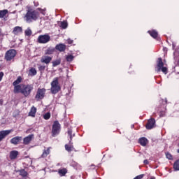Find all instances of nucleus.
Returning <instances> with one entry per match:
<instances>
[{"label": "nucleus", "mask_w": 179, "mask_h": 179, "mask_svg": "<svg viewBox=\"0 0 179 179\" xmlns=\"http://www.w3.org/2000/svg\"><path fill=\"white\" fill-rule=\"evenodd\" d=\"M22 83V77L19 76L17 77V78L16 79V80H15L13 83V86H14V90L13 92L16 94H17V92H19V90H20V87H22V85L23 84H20Z\"/></svg>", "instance_id": "obj_6"}, {"label": "nucleus", "mask_w": 179, "mask_h": 179, "mask_svg": "<svg viewBox=\"0 0 179 179\" xmlns=\"http://www.w3.org/2000/svg\"><path fill=\"white\" fill-rule=\"evenodd\" d=\"M148 33L153 38H157L158 34L156 30L148 31Z\"/></svg>", "instance_id": "obj_24"}, {"label": "nucleus", "mask_w": 179, "mask_h": 179, "mask_svg": "<svg viewBox=\"0 0 179 179\" xmlns=\"http://www.w3.org/2000/svg\"><path fill=\"white\" fill-rule=\"evenodd\" d=\"M51 40V36L48 34L40 35L38 37V43L40 44H47Z\"/></svg>", "instance_id": "obj_7"}, {"label": "nucleus", "mask_w": 179, "mask_h": 179, "mask_svg": "<svg viewBox=\"0 0 179 179\" xmlns=\"http://www.w3.org/2000/svg\"><path fill=\"white\" fill-rule=\"evenodd\" d=\"M0 37H1V29H0Z\"/></svg>", "instance_id": "obj_49"}, {"label": "nucleus", "mask_w": 179, "mask_h": 179, "mask_svg": "<svg viewBox=\"0 0 179 179\" xmlns=\"http://www.w3.org/2000/svg\"><path fill=\"white\" fill-rule=\"evenodd\" d=\"M54 52H55V48L49 47L47 50H45V55H52Z\"/></svg>", "instance_id": "obj_18"}, {"label": "nucleus", "mask_w": 179, "mask_h": 179, "mask_svg": "<svg viewBox=\"0 0 179 179\" xmlns=\"http://www.w3.org/2000/svg\"><path fill=\"white\" fill-rule=\"evenodd\" d=\"M33 92L32 85H22L17 93H21L24 97H29V95Z\"/></svg>", "instance_id": "obj_2"}, {"label": "nucleus", "mask_w": 179, "mask_h": 179, "mask_svg": "<svg viewBox=\"0 0 179 179\" xmlns=\"http://www.w3.org/2000/svg\"><path fill=\"white\" fill-rule=\"evenodd\" d=\"M50 149H51V148L49 147L47 149L43 150V152L41 155V157L43 159H45V157H47V156H48V155H50V153H51V150Z\"/></svg>", "instance_id": "obj_20"}, {"label": "nucleus", "mask_w": 179, "mask_h": 179, "mask_svg": "<svg viewBox=\"0 0 179 179\" xmlns=\"http://www.w3.org/2000/svg\"><path fill=\"white\" fill-rule=\"evenodd\" d=\"M157 72H160L162 71V68L164 66V63H163V59L162 57L158 58V60L157 62Z\"/></svg>", "instance_id": "obj_15"}, {"label": "nucleus", "mask_w": 179, "mask_h": 179, "mask_svg": "<svg viewBox=\"0 0 179 179\" xmlns=\"http://www.w3.org/2000/svg\"><path fill=\"white\" fill-rule=\"evenodd\" d=\"M173 169L175 171H179V159L174 162Z\"/></svg>", "instance_id": "obj_28"}, {"label": "nucleus", "mask_w": 179, "mask_h": 179, "mask_svg": "<svg viewBox=\"0 0 179 179\" xmlns=\"http://www.w3.org/2000/svg\"><path fill=\"white\" fill-rule=\"evenodd\" d=\"M155 124L156 120H155V118H151L148 120L145 127L147 129H152V128H155Z\"/></svg>", "instance_id": "obj_9"}, {"label": "nucleus", "mask_w": 179, "mask_h": 179, "mask_svg": "<svg viewBox=\"0 0 179 179\" xmlns=\"http://www.w3.org/2000/svg\"><path fill=\"white\" fill-rule=\"evenodd\" d=\"M18 173H20V176L22 177H27V171H26L24 169H21L18 171Z\"/></svg>", "instance_id": "obj_29"}, {"label": "nucleus", "mask_w": 179, "mask_h": 179, "mask_svg": "<svg viewBox=\"0 0 179 179\" xmlns=\"http://www.w3.org/2000/svg\"><path fill=\"white\" fill-rule=\"evenodd\" d=\"M138 143L140 145H141V146H146V145H148V138L142 137L139 138Z\"/></svg>", "instance_id": "obj_22"}, {"label": "nucleus", "mask_w": 179, "mask_h": 179, "mask_svg": "<svg viewBox=\"0 0 179 179\" xmlns=\"http://www.w3.org/2000/svg\"><path fill=\"white\" fill-rule=\"evenodd\" d=\"M61 131V124L58 120L54 122L52 129V136H57Z\"/></svg>", "instance_id": "obj_5"}, {"label": "nucleus", "mask_w": 179, "mask_h": 179, "mask_svg": "<svg viewBox=\"0 0 179 179\" xmlns=\"http://www.w3.org/2000/svg\"><path fill=\"white\" fill-rule=\"evenodd\" d=\"M91 166H92V167H94V165H93V164H92V165H91Z\"/></svg>", "instance_id": "obj_47"}, {"label": "nucleus", "mask_w": 179, "mask_h": 179, "mask_svg": "<svg viewBox=\"0 0 179 179\" xmlns=\"http://www.w3.org/2000/svg\"><path fill=\"white\" fill-rule=\"evenodd\" d=\"M178 64H179V56H178ZM178 57H174L175 61H177Z\"/></svg>", "instance_id": "obj_43"}, {"label": "nucleus", "mask_w": 179, "mask_h": 179, "mask_svg": "<svg viewBox=\"0 0 179 179\" xmlns=\"http://www.w3.org/2000/svg\"><path fill=\"white\" fill-rule=\"evenodd\" d=\"M61 64V59H57L52 62V66H58Z\"/></svg>", "instance_id": "obj_31"}, {"label": "nucleus", "mask_w": 179, "mask_h": 179, "mask_svg": "<svg viewBox=\"0 0 179 179\" xmlns=\"http://www.w3.org/2000/svg\"><path fill=\"white\" fill-rule=\"evenodd\" d=\"M0 106H3V99H0Z\"/></svg>", "instance_id": "obj_41"}, {"label": "nucleus", "mask_w": 179, "mask_h": 179, "mask_svg": "<svg viewBox=\"0 0 179 179\" xmlns=\"http://www.w3.org/2000/svg\"><path fill=\"white\" fill-rule=\"evenodd\" d=\"M20 33H23V29L20 27H15L13 30V34L15 36L20 34Z\"/></svg>", "instance_id": "obj_17"}, {"label": "nucleus", "mask_w": 179, "mask_h": 179, "mask_svg": "<svg viewBox=\"0 0 179 179\" xmlns=\"http://www.w3.org/2000/svg\"><path fill=\"white\" fill-rule=\"evenodd\" d=\"M12 132V130H3L0 131V142L2 139H4L5 137L8 136L9 134Z\"/></svg>", "instance_id": "obj_12"}, {"label": "nucleus", "mask_w": 179, "mask_h": 179, "mask_svg": "<svg viewBox=\"0 0 179 179\" xmlns=\"http://www.w3.org/2000/svg\"><path fill=\"white\" fill-rule=\"evenodd\" d=\"M8 10H0V19H2L8 15Z\"/></svg>", "instance_id": "obj_25"}, {"label": "nucleus", "mask_w": 179, "mask_h": 179, "mask_svg": "<svg viewBox=\"0 0 179 179\" xmlns=\"http://www.w3.org/2000/svg\"><path fill=\"white\" fill-rule=\"evenodd\" d=\"M34 3L35 6H38V2L34 1Z\"/></svg>", "instance_id": "obj_42"}, {"label": "nucleus", "mask_w": 179, "mask_h": 179, "mask_svg": "<svg viewBox=\"0 0 179 179\" xmlns=\"http://www.w3.org/2000/svg\"><path fill=\"white\" fill-rule=\"evenodd\" d=\"M177 152L179 153V149L177 150Z\"/></svg>", "instance_id": "obj_48"}, {"label": "nucleus", "mask_w": 179, "mask_h": 179, "mask_svg": "<svg viewBox=\"0 0 179 179\" xmlns=\"http://www.w3.org/2000/svg\"><path fill=\"white\" fill-rule=\"evenodd\" d=\"M15 57H16V50L14 49L8 50L5 54V59L7 61H12Z\"/></svg>", "instance_id": "obj_8"}, {"label": "nucleus", "mask_w": 179, "mask_h": 179, "mask_svg": "<svg viewBox=\"0 0 179 179\" xmlns=\"http://www.w3.org/2000/svg\"><path fill=\"white\" fill-rule=\"evenodd\" d=\"M25 36H30L31 34V29H27L25 30Z\"/></svg>", "instance_id": "obj_36"}, {"label": "nucleus", "mask_w": 179, "mask_h": 179, "mask_svg": "<svg viewBox=\"0 0 179 179\" xmlns=\"http://www.w3.org/2000/svg\"><path fill=\"white\" fill-rule=\"evenodd\" d=\"M60 27H62V29H66V27H68V22H66V21L62 22Z\"/></svg>", "instance_id": "obj_32"}, {"label": "nucleus", "mask_w": 179, "mask_h": 179, "mask_svg": "<svg viewBox=\"0 0 179 179\" xmlns=\"http://www.w3.org/2000/svg\"><path fill=\"white\" fill-rule=\"evenodd\" d=\"M144 164H149V161L148 159H145L143 161Z\"/></svg>", "instance_id": "obj_40"}, {"label": "nucleus", "mask_w": 179, "mask_h": 179, "mask_svg": "<svg viewBox=\"0 0 179 179\" xmlns=\"http://www.w3.org/2000/svg\"><path fill=\"white\" fill-rule=\"evenodd\" d=\"M55 50H57V51H59L60 52H64L65 50H66V45L63 43H59L56 45Z\"/></svg>", "instance_id": "obj_14"}, {"label": "nucleus", "mask_w": 179, "mask_h": 179, "mask_svg": "<svg viewBox=\"0 0 179 179\" xmlns=\"http://www.w3.org/2000/svg\"><path fill=\"white\" fill-rule=\"evenodd\" d=\"M173 48H174L176 47V45L174 43H173Z\"/></svg>", "instance_id": "obj_45"}, {"label": "nucleus", "mask_w": 179, "mask_h": 179, "mask_svg": "<svg viewBox=\"0 0 179 179\" xmlns=\"http://www.w3.org/2000/svg\"><path fill=\"white\" fill-rule=\"evenodd\" d=\"M68 136L69 137V139L71 141H72V138H73L75 136V134H72V129H68Z\"/></svg>", "instance_id": "obj_27"}, {"label": "nucleus", "mask_w": 179, "mask_h": 179, "mask_svg": "<svg viewBox=\"0 0 179 179\" xmlns=\"http://www.w3.org/2000/svg\"><path fill=\"white\" fill-rule=\"evenodd\" d=\"M57 166H59V164H57Z\"/></svg>", "instance_id": "obj_50"}, {"label": "nucleus", "mask_w": 179, "mask_h": 179, "mask_svg": "<svg viewBox=\"0 0 179 179\" xmlns=\"http://www.w3.org/2000/svg\"><path fill=\"white\" fill-rule=\"evenodd\" d=\"M38 71H39L41 73H43V72H44V71H45V66H41V65H40V66H38Z\"/></svg>", "instance_id": "obj_34"}, {"label": "nucleus", "mask_w": 179, "mask_h": 179, "mask_svg": "<svg viewBox=\"0 0 179 179\" xmlns=\"http://www.w3.org/2000/svg\"><path fill=\"white\" fill-rule=\"evenodd\" d=\"M51 61H52V57L46 55L42 56L41 58V62L42 64H45L46 65H48Z\"/></svg>", "instance_id": "obj_10"}, {"label": "nucleus", "mask_w": 179, "mask_h": 179, "mask_svg": "<svg viewBox=\"0 0 179 179\" xmlns=\"http://www.w3.org/2000/svg\"><path fill=\"white\" fill-rule=\"evenodd\" d=\"M73 58L74 57L72 55H69L66 57L67 62H72L73 61Z\"/></svg>", "instance_id": "obj_30"}, {"label": "nucleus", "mask_w": 179, "mask_h": 179, "mask_svg": "<svg viewBox=\"0 0 179 179\" xmlns=\"http://www.w3.org/2000/svg\"><path fill=\"white\" fill-rule=\"evenodd\" d=\"M23 139L22 136H15L10 139V142L12 145H19L21 141Z\"/></svg>", "instance_id": "obj_11"}, {"label": "nucleus", "mask_w": 179, "mask_h": 179, "mask_svg": "<svg viewBox=\"0 0 179 179\" xmlns=\"http://www.w3.org/2000/svg\"><path fill=\"white\" fill-rule=\"evenodd\" d=\"M67 43L68 44H72V43H73V40L71 39V38H69L67 40Z\"/></svg>", "instance_id": "obj_39"}, {"label": "nucleus", "mask_w": 179, "mask_h": 179, "mask_svg": "<svg viewBox=\"0 0 179 179\" xmlns=\"http://www.w3.org/2000/svg\"><path fill=\"white\" fill-rule=\"evenodd\" d=\"M65 149L67 152H72V150H75V148H73V143L72 141H69V145H65Z\"/></svg>", "instance_id": "obj_16"}, {"label": "nucleus", "mask_w": 179, "mask_h": 179, "mask_svg": "<svg viewBox=\"0 0 179 179\" xmlns=\"http://www.w3.org/2000/svg\"><path fill=\"white\" fill-rule=\"evenodd\" d=\"M3 72L1 71L0 72V82L2 80L3 78Z\"/></svg>", "instance_id": "obj_38"}, {"label": "nucleus", "mask_w": 179, "mask_h": 179, "mask_svg": "<svg viewBox=\"0 0 179 179\" xmlns=\"http://www.w3.org/2000/svg\"><path fill=\"white\" fill-rule=\"evenodd\" d=\"M17 155H19V152L16 150H13L10 152V159L11 160H15L16 157H17Z\"/></svg>", "instance_id": "obj_21"}, {"label": "nucleus", "mask_w": 179, "mask_h": 179, "mask_svg": "<svg viewBox=\"0 0 179 179\" xmlns=\"http://www.w3.org/2000/svg\"><path fill=\"white\" fill-rule=\"evenodd\" d=\"M150 179H156V178L155 176H152V177H150Z\"/></svg>", "instance_id": "obj_44"}, {"label": "nucleus", "mask_w": 179, "mask_h": 179, "mask_svg": "<svg viewBox=\"0 0 179 179\" xmlns=\"http://www.w3.org/2000/svg\"><path fill=\"white\" fill-rule=\"evenodd\" d=\"M39 17L40 13L38 11H36L32 8H28L27 13L24 16V20H25L27 23H33V22H36Z\"/></svg>", "instance_id": "obj_1"}, {"label": "nucleus", "mask_w": 179, "mask_h": 179, "mask_svg": "<svg viewBox=\"0 0 179 179\" xmlns=\"http://www.w3.org/2000/svg\"><path fill=\"white\" fill-rule=\"evenodd\" d=\"M134 124H132V125H131V128H134Z\"/></svg>", "instance_id": "obj_46"}, {"label": "nucleus", "mask_w": 179, "mask_h": 179, "mask_svg": "<svg viewBox=\"0 0 179 179\" xmlns=\"http://www.w3.org/2000/svg\"><path fill=\"white\" fill-rule=\"evenodd\" d=\"M58 84V78H55L50 84V91L52 94H57V93L61 90V87H59Z\"/></svg>", "instance_id": "obj_3"}, {"label": "nucleus", "mask_w": 179, "mask_h": 179, "mask_svg": "<svg viewBox=\"0 0 179 179\" xmlns=\"http://www.w3.org/2000/svg\"><path fill=\"white\" fill-rule=\"evenodd\" d=\"M66 173H68V170L66 168H63L62 169L58 170V174L60 176V177L65 176Z\"/></svg>", "instance_id": "obj_23"}, {"label": "nucleus", "mask_w": 179, "mask_h": 179, "mask_svg": "<svg viewBox=\"0 0 179 179\" xmlns=\"http://www.w3.org/2000/svg\"><path fill=\"white\" fill-rule=\"evenodd\" d=\"M161 71L162 72H163V73H164L165 75H167V69L166 67H162L161 68Z\"/></svg>", "instance_id": "obj_37"}, {"label": "nucleus", "mask_w": 179, "mask_h": 179, "mask_svg": "<svg viewBox=\"0 0 179 179\" xmlns=\"http://www.w3.org/2000/svg\"><path fill=\"white\" fill-rule=\"evenodd\" d=\"M43 118H44V120H48L49 118H51V113H50V112L46 113L43 115Z\"/></svg>", "instance_id": "obj_33"}, {"label": "nucleus", "mask_w": 179, "mask_h": 179, "mask_svg": "<svg viewBox=\"0 0 179 179\" xmlns=\"http://www.w3.org/2000/svg\"><path fill=\"white\" fill-rule=\"evenodd\" d=\"M29 75L30 76H36V75H37V70L34 68H31L29 69Z\"/></svg>", "instance_id": "obj_26"}, {"label": "nucleus", "mask_w": 179, "mask_h": 179, "mask_svg": "<svg viewBox=\"0 0 179 179\" xmlns=\"http://www.w3.org/2000/svg\"><path fill=\"white\" fill-rule=\"evenodd\" d=\"M45 88H38L35 96V99L36 101H40V100H43V99L45 97Z\"/></svg>", "instance_id": "obj_4"}, {"label": "nucleus", "mask_w": 179, "mask_h": 179, "mask_svg": "<svg viewBox=\"0 0 179 179\" xmlns=\"http://www.w3.org/2000/svg\"><path fill=\"white\" fill-rule=\"evenodd\" d=\"M34 138V134H29L28 136L24 137L23 139V143L24 145H29L31 141H33V138Z\"/></svg>", "instance_id": "obj_13"}, {"label": "nucleus", "mask_w": 179, "mask_h": 179, "mask_svg": "<svg viewBox=\"0 0 179 179\" xmlns=\"http://www.w3.org/2000/svg\"><path fill=\"white\" fill-rule=\"evenodd\" d=\"M166 159H169V160H173V155L170 154L169 152L166 153Z\"/></svg>", "instance_id": "obj_35"}, {"label": "nucleus", "mask_w": 179, "mask_h": 179, "mask_svg": "<svg viewBox=\"0 0 179 179\" xmlns=\"http://www.w3.org/2000/svg\"><path fill=\"white\" fill-rule=\"evenodd\" d=\"M36 113H37V108L32 106L30 109V111L28 114L29 117H36Z\"/></svg>", "instance_id": "obj_19"}]
</instances>
